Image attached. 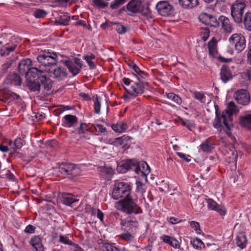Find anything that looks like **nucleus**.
<instances>
[{"instance_id":"obj_21","label":"nucleus","mask_w":251,"mask_h":251,"mask_svg":"<svg viewBox=\"0 0 251 251\" xmlns=\"http://www.w3.org/2000/svg\"><path fill=\"white\" fill-rule=\"evenodd\" d=\"M236 244L241 249L246 248L247 244V237L245 232L242 231L238 233L236 238Z\"/></svg>"},{"instance_id":"obj_29","label":"nucleus","mask_w":251,"mask_h":251,"mask_svg":"<svg viewBox=\"0 0 251 251\" xmlns=\"http://www.w3.org/2000/svg\"><path fill=\"white\" fill-rule=\"evenodd\" d=\"M130 68H131L135 73L137 78L138 77L144 78V76L147 75V74L144 71H142L136 64H128Z\"/></svg>"},{"instance_id":"obj_15","label":"nucleus","mask_w":251,"mask_h":251,"mask_svg":"<svg viewBox=\"0 0 251 251\" xmlns=\"http://www.w3.org/2000/svg\"><path fill=\"white\" fill-rule=\"evenodd\" d=\"M142 0H133L127 5V13L131 15L133 14L139 12L142 9Z\"/></svg>"},{"instance_id":"obj_33","label":"nucleus","mask_w":251,"mask_h":251,"mask_svg":"<svg viewBox=\"0 0 251 251\" xmlns=\"http://www.w3.org/2000/svg\"><path fill=\"white\" fill-rule=\"evenodd\" d=\"M9 145H13V147H11L13 150V151H15L16 150L20 149L23 145L22 140L20 138H17L15 140L14 142L10 141L9 142Z\"/></svg>"},{"instance_id":"obj_56","label":"nucleus","mask_w":251,"mask_h":251,"mask_svg":"<svg viewBox=\"0 0 251 251\" xmlns=\"http://www.w3.org/2000/svg\"><path fill=\"white\" fill-rule=\"evenodd\" d=\"M209 36V31L207 29H203L201 33V38L204 41H206Z\"/></svg>"},{"instance_id":"obj_43","label":"nucleus","mask_w":251,"mask_h":251,"mask_svg":"<svg viewBox=\"0 0 251 251\" xmlns=\"http://www.w3.org/2000/svg\"><path fill=\"white\" fill-rule=\"evenodd\" d=\"M29 65L28 64H19L18 65V69L20 73L21 74H24L26 73V72H28V70L30 69L31 68H29Z\"/></svg>"},{"instance_id":"obj_44","label":"nucleus","mask_w":251,"mask_h":251,"mask_svg":"<svg viewBox=\"0 0 251 251\" xmlns=\"http://www.w3.org/2000/svg\"><path fill=\"white\" fill-rule=\"evenodd\" d=\"M114 24L116 25V30L118 33L122 34L127 31V28L123 25L119 23H114Z\"/></svg>"},{"instance_id":"obj_53","label":"nucleus","mask_w":251,"mask_h":251,"mask_svg":"<svg viewBox=\"0 0 251 251\" xmlns=\"http://www.w3.org/2000/svg\"><path fill=\"white\" fill-rule=\"evenodd\" d=\"M181 125L184 126H186L189 130H191L192 128L194 127V123L190 120H187L185 121H182Z\"/></svg>"},{"instance_id":"obj_3","label":"nucleus","mask_w":251,"mask_h":251,"mask_svg":"<svg viewBox=\"0 0 251 251\" xmlns=\"http://www.w3.org/2000/svg\"><path fill=\"white\" fill-rule=\"evenodd\" d=\"M116 206L117 209L126 214L142 213V209L133 201L132 197L121 200L116 203Z\"/></svg>"},{"instance_id":"obj_17","label":"nucleus","mask_w":251,"mask_h":251,"mask_svg":"<svg viewBox=\"0 0 251 251\" xmlns=\"http://www.w3.org/2000/svg\"><path fill=\"white\" fill-rule=\"evenodd\" d=\"M206 201L209 209L216 211L221 215H226V210L223 205L218 204L216 201L211 199H207Z\"/></svg>"},{"instance_id":"obj_58","label":"nucleus","mask_w":251,"mask_h":251,"mask_svg":"<svg viewBox=\"0 0 251 251\" xmlns=\"http://www.w3.org/2000/svg\"><path fill=\"white\" fill-rule=\"evenodd\" d=\"M238 157L237 151H234L231 152V156H229V161L230 162H236Z\"/></svg>"},{"instance_id":"obj_45","label":"nucleus","mask_w":251,"mask_h":251,"mask_svg":"<svg viewBox=\"0 0 251 251\" xmlns=\"http://www.w3.org/2000/svg\"><path fill=\"white\" fill-rule=\"evenodd\" d=\"M70 21V17L68 16L64 15L61 17L57 23L60 25H66L69 24Z\"/></svg>"},{"instance_id":"obj_25","label":"nucleus","mask_w":251,"mask_h":251,"mask_svg":"<svg viewBox=\"0 0 251 251\" xmlns=\"http://www.w3.org/2000/svg\"><path fill=\"white\" fill-rule=\"evenodd\" d=\"M77 118L72 115H67L64 117L63 125L65 127H70L77 122Z\"/></svg>"},{"instance_id":"obj_26","label":"nucleus","mask_w":251,"mask_h":251,"mask_svg":"<svg viewBox=\"0 0 251 251\" xmlns=\"http://www.w3.org/2000/svg\"><path fill=\"white\" fill-rule=\"evenodd\" d=\"M31 245L35 248L36 251H43V246L41 239L38 236L33 237L30 241Z\"/></svg>"},{"instance_id":"obj_62","label":"nucleus","mask_w":251,"mask_h":251,"mask_svg":"<svg viewBox=\"0 0 251 251\" xmlns=\"http://www.w3.org/2000/svg\"><path fill=\"white\" fill-rule=\"evenodd\" d=\"M98 129L101 132H104L106 131V128L104 127L102 125L99 124L97 126Z\"/></svg>"},{"instance_id":"obj_46","label":"nucleus","mask_w":251,"mask_h":251,"mask_svg":"<svg viewBox=\"0 0 251 251\" xmlns=\"http://www.w3.org/2000/svg\"><path fill=\"white\" fill-rule=\"evenodd\" d=\"M122 239L126 241H131L134 239L133 235L130 232H126L121 235Z\"/></svg>"},{"instance_id":"obj_37","label":"nucleus","mask_w":251,"mask_h":251,"mask_svg":"<svg viewBox=\"0 0 251 251\" xmlns=\"http://www.w3.org/2000/svg\"><path fill=\"white\" fill-rule=\"evenodd\" d=\"M76 133L81 135V137H86L85 133L88 132L87 126L85 123H81L80 126L76 130Z\"/></svg>"},{"instance_id":"obj_23","label":"nucleus","mask_w":251,"mask_h":251,"mask_svg":"<svg viewBox=\"0 0 251 251\" xmlns=\"http://www.w3.org/2000/svg\"><path fill=\"white\" fill-rule=\"evenodd\" d=\"M221 78L224 82H226L232 78V74L226 65H224L221 68Z\"/></svg>"},{"instance_id":"obj_14","label":"nucleus","mask_w":251,"mask_h":251,"mask_svg":"<svg viewBox=\"0 0 251 251\" xmlns=\"http://www.w3.org/2000/svg\"><path fill=\"white\" fill-rule=\"evenodd\" d=\"M234 97L238 103L242 105H247L250 101L249 93L245 89L237 91L235 93Z\"/></svg>"},{"instance_id":"obj_6","label":"nucleus","mask_w":251,"mask_h":251,"mask_svg":"<svg viewBox=\"0 0 251 251\" xmlns=\"http://www.w3.org/2000/svg\"><path fill=\"white\" fill-rule=\"evenodd\" d=\"M246 3L244 1L237 0L231 6V15L234 21L238 24L242 21L244 10Z\"/></svg>"},{"instance_id":"obj_41","label":"nucleus","mask_w":251,"mask_h":251,"mask_svg":"<svg viewBox=\"0 0 251 251\" xmlns=\"http://www.w3.org/2000/svg\"><path fill=\"white\" fill-rule=\"evenodd\" d=\"M1 175L0 177L1 178H6L10 180H14V176L9 170H3L1 172Z\"/></svg>"},{"instance_id":"obj_18","label":"nucleus","mask_w":251,"mask_h":251,"mask_svg":"<svg viewBox=\"0 0 251 251\" xmlns=\"http://www.w3.org/2000/svg\"><path fill=\"white\" fill-rule=\"evenodd\" d=\"M219 22L221 24L222 28L225 32L230 33L232 32L233 28L228 18L221 16L219 18Z\"/></svg>"},{"instance_id":"obj_35","label":"nucleus","mask_w":251,"mask_h":251,"mask_svg":"<svg viewBox=\"0 0 251 251\" xmlns=\"http://www.w3.org/2000/svg\"><path fill=\"white\" fill-rule=\"evenodd\" d=\"M99 171L102 176H107L110 177L113 174V170L111 168L106 167H100L99 168Z\"/></svg>"},{"instance_id":"obj_1","label":"nucleus","mask_w":251,"mask_h":251,"mask_svg":"<svg viewBox=\"0 0 251 251\" xmlns=\"http://www.w3.org/2000/svg\"><path fill=\"white\" fill-rule=\"evenodd\" d=\"M50 69H40L32 67L26 73V85L32 92L39 93L41 85L44 86L45 90H50L52 86V80L45 74L51 73Z\"/></svg>"},{"instance_id":"obj_34","label":"nucleus","mask_w":251,"mask_h":251,"mask_svg":"<svg viewBox=\"0 0 251 251\" xmlns=\"http://www.w3.org/2000/svg\"><path fill=\"white\" fill-rule=\"evenodd\" d=\"M193 247L196 249L201 250L205 248L204 244L199 238H196L191 241Z\"/></svg>"},{"instance_id":"obj_24","label":"nucleus","mask_w":251,"mask_h":251,"mask_svg":"<svg viewBox=\"0 0 251 251\" xmlns=\"http://www.w3.org/2000/svg\"><path fill=\"white\" fill-rule=\"evenodd\" d=\"M54 77L59 80L65 79L67 76L66 69L62 67H58L53 70Z\"/></svg>"},{"instance_id":"obj_4","label":"nucleus","mask_w":251,"mask_h":251,"mask_svg":"<svg viewBox=\"0 0 251 251\" xmlns=\"http://www.w3.org/2000/svg\"><path fill=\"white\" fill-rule=\"evenodd\" d=\"M132 187L129 183L116 182L112 191V198L115 200L124 199L131 197Z\"/></svg>"},{"instance_id":"obj_48","label":"nucleus","mask_w":251,"mask_h":251,"mask_svg":"<svg viewBox=\"0 0 251 251\" xmlns=\"http://www.w3.org/2000/svg\"><path fill=\"white\" fill-rule=\"evenodd\" d=\"M193 96L196 99L200 100L201 102H205V96L202 93L196 92L193 94Z\"/></svg>"},{"instance_id":"obj_55","label":"nucleus","mask_w":251,"mask_h":251,"mask_svg":"<svg viewBox=\"0 0 251 251\" xmlns=\"http://www.w3.org/2000/svg\"><path fill=\"white\" fill-rule=\"evenodd\" d=\"M190 226H191L192 228H194L195 230L197 233H201V229L200 228V225L198 222L195 221H192L190 223Z\"/></svg>"},{"instance_id":"obj_10","label":"nucleus","mask_w":251,"mask_h":251,"mask_svg":"<svg viewBox=\"0 0 251 251\" xmlns=\"http://www.w3.org/2000/svg\"><path fill=\"white\" fill-rule=\"evenodd\" d=\"M144 78L138 77L137 81L134 82L131 86V90L128 91V93L134 97L143 94L144 92Z\"/></svg>"},{"instance_id":"obj_22","label":"nucleus","mask_w":251,"mask_h":251,"mask_svg":"<svg viewBox=\"0 0 251 251\" xmlns=\"http://www.w3.org/2000/svg\"><path fill=\"white\" fill-rule=\"evenodd\" d=\"M178 3L184 9H191L197 6L199 2L198 0H178Z\"/></svg>"},{"instance_id":"obj_59","label":"nucleus","mask_w":251,"mask_h":251,"mask_svg":"<svg viewBox=\"0 0 251 251\" xmlns=\"http://www.w3.org/2000/svg\"><path fill=\"white\" fill-rule=\"evenodd\" d=\"M177 155L180 157L181 158H182L183 160H185L187 162H189L191 161V159L189 158L190 157L188 155H186L185 154H184L181 152H177Z\"/></svg>"},{"instance_id":"obj_12","label":"nucleus","mask_w":251,"mask_h":251,"mask_svg":"<svg viewBox=\"0 0 251 251\" xmlns=\"http://www.w3.org/2000/svg\"><path fill=\"white\" fill-rule=\"evenodd\" d=\"M121 226L123 228L133 232L138 227L139 224L135 217H128L121 221Z\"/></svg>"},{"instance_id":"obj_63","label":"nucleus","mask_w":251,"mask_h":251,"mask_svg":"<svg viewBox=\"0 0 251 251\" xmlns=\"http://www.w3.org/2000/svg\"><path fill=\"white\" fill-rule=\"evenodd\" d=\"M247 58L248 61L251 63V46L249 47V50L247 52Z\"/></svg>"},{"instance_id":"obj_38","label":"nucleus","mask_w":251,"mask_h":251,"mask_svg":"<svg viewBox=\"0 0 251 251\" xmlns=\"http://www.w3.org/2000/svg\"><path fill=\"white\" fill-rule=\"evenodd\" d=\"M167 98L176 103L177 104H180L182 102L181 98L177 95H176L174 93H169L167 94Z\"/></svg>"},{"instance_id":"obj_20","label":"nucleus","mask_w":251,"mask_h":251,"mask_svg":"<svg viewBox=\"0 0 251 251\" xmlns=\"http://www.w3.org/2000/svg\"><path fill=\"white\" fill-rule=\"evenodd\" d=\"M61 202L68 206H70L72 203L77 202L78 200L74 198V196L71 193H63L60 198Z\"/></svg>"},{"instance_id":"obj_36","label":"nucleus","mask_w":251,"mask_h":251,"mask_svg":"<svg viewBox=\"0 0 251 251\" xmlns=\"http://www.w3.org/2000/svg\"><path fill=\"white\" fill-rule=\"evenodd\" d=\"M9 79L15 85L20 86L22 84V79L17 74H12L9 75Z\"/></svg>"},{"instance_id":"obj_30","label":"nucleus","mask_w":251,"mask_h":251,"mask_svg":"<svg viewBox=\"0 0 251 251\" xmlns=\"http://www.w3.org/2000/svg\"><path fill=\"white\" fill-rule=\"evenodd\" d=\"M128 127L127 124L123 122H119L116 124L113 125L112 129L117 132L121 133L124 132Z\"/></svg>"},{"instance_id":"obj_16","label":"nucleus","mask_w":251,"mask_h":251,"mask_svg":"<svg viewBox=\"0 0 251 251\" xmlns=\"http://www.w3.org/2000/svg\"><path fill=\"white\" fill-rule=\"evenodd\" d=\"M199 19L205 25L210 26H216L218 25L216 18L212 15L206 13H201L199 15Z\"/></svg>"},{"instance_id":"obj_2","label":"nucleus","mask_w":251,"mask_h":251,"mask_svg":"<svg viewBox=\"0 0 251 251\" xmlns=\"http://www.w3.org/2000/svg\"><path fill=\"white\" fill-rule=\"evenodd\" d=\"M237 108L235 103L232 102H229L225 109L220 116L218 112H216V118L213 123V126L215 128H223L226 133L230 137L232 135L230 131L231 128L232 127L231 124V116L234 113L237 112Z\"/></svg>"},{"instance_id":"obj_28","label":"nucleus","mask_w":251,"mask_h":251,"mask_svg":"<svg viewBox=\"0 0 251 251\" xmlns=\"http://www.w3.org/2000/svg\"><path fill=\"white\" fill-rule=\"evenodd\" d=\"M240 124L244 127L251 129V114H248L240 118Z\"/></svg>"},{"instance_id":"obj_60","label":"nucleus","mask_w":251,"mask_h":251,"mask_svg":"<svg viewBox=\"0 0 251 251\" xmlns=\"http://www.w3.org/2000/svg\"><path fill=\"white\" fill-rule=\"evenodd\" d=\"M35 227L31 225H28L25 228V231L28 233H33L35 232Z\"/></svg>"},{"instance_id":"obj_49","label":"nucleus","mask_w":251,"mask_h":251,"mask_svg":"<svg viewBox=\"0 0 251 251\" xmlns=\"http://www.w3.org/2000/svg\"><path fill=\"white\" fill-rule=\"evenodd\" d=\"M33 15L37 18H43L46 16L47 12L44 10L38 9L34 12Z\"/></svg>"},{"instance_id":"obj_7","label":"nucleus","mask_w":251,"mask_h":251,"mask_svg":"<svg viewBox=\"0 0 251 251\" xmlns=\"http://www.w3.org/2000/svg\"><path fill=\"white\" fill-rule=\"evenodd\" d=\"M228 42L238 52H241L246 48L245 37L241 33L233 34L229 38Z\"/></svg>"},{"instance_id":"obj_42","label":"nucleus","mask_w":251,"mask_h":251,"mask_svg":"<svg viewBox=\"0 0 251 251\" xmlns=\"http://www.w3.org/2000/svg\"><path fill=\"white\" fill-rule=\"evenodd\" d=\"M209 139L205 140L200 146L201 149L204 152L210 151L212 147L209 145Z\"/></svg>"},{"instance_id":"obj_57","label":"nucleus","mask_w":251,"mask_h":251,"mask_svg":"<svg viewBox=\"0 0 251 251\" xmlns=\"http://www.w3.org/2000/svg\"><path fill=\"white\" fill-rule=\"evenodd\" d=\"M112 144L116 146H121L125 145V142L122 137L117 138L112 142Z\"/></svg>"},{"instance_id":"obj_5","label":"nucleus","mask_w":251,"mask_h":251,"mask_svg":"<svg viewBox=\"0 0 251 251\" xmlns=\"http://www.w3.org/2000/svg\"><path fill=\"white\" fill-rule=\"evenodd\" d=\"M59 171L61 174L69 178L76 177L81 173V170L78 165L72 163L62 164L59 167Z\"/></svg>"},{"instance_id":"obj_40","label":"nucleus","mask_w":251,"mask_h":251,"mask_svg":"<svg viewBox=\"0 0 251 251\" xmlns=\"http://www.w3.org/2000/svg\"><path fill=\"white\" fill-rule=\"evenodd\" d=\"M93 100L94 103V112L96 114L100 113V103L97 95L93 97Z\"/></svg>"},{"instance_id":"obj_27","label":"nucleus","mask_w":251,"mask_h":251,"mask_svg":"<svg viewBox=\"0 0 251 251\" xmlns=\"http://www.w3.org/2000/svg\"><path fill=\"white\" fill-rule=\"evenodd\" d=\"M161 238L164 243L169 244L174 248L177 249L180 247L178 241L174 238L170 237L167 235H163L161 236Z\"/></svg>"},{"instance_id":"obj_9","label":"nucleus","mask_w":251,"mask_h":251,"mask_svg":"<svg viewBox=\"0 0 251 251\" xmlns=\"http://www.w3.org/2000/svg\"><path fill=\"white\" fill-rule=\"evenodd\" d=\"M209 55L213 58L216 59L217 61L221 62H232V58H227L222 57L218 54L217 51V41L214 38L209 42L208 44Z\"/></svg>"},{"instance_id":"obj_50","label":"nucleus","mask_w":251,"mask_h":251,"mask_svg":"<svg viewBox=\"0 0 251 251\" xmlns=\"http://www.w3.org/2000/svg\"><path fill=\"white\" fill-rule=\"evenodd\" d=\"M94 4L100 7H105L107 6V2L106 0H93Z\"/></svg>"},{"instance_id":"obj_47","label":"nucleus","mask_w":251,"mask_h":251,"mask_svg":"<svg viewBox=\"0 0 251 251\" xmlns=\"http://www.w3.org/2000/svg\"><path fill=\"white\" fill-rule=\"evenodd\" d=\"M127 0H114L111 4V7L112 9H116L119 6L124 4Z\"/></svg>"},{"instance_id":"obj_32","label":"nucleus","mask_w":251,"mask_h":251,"mask_svg":"<svg viewBox=\"0 0 251 251\" xmlns=\"http://www.w3.org/2000/svg\"><path fill=\"white\" fill-rule=\"evenodd\" d=\"M244 24L246 29L251 31V12H247L244 17Z\"/></svg>"},{"instance_id":"obj_19","label":"nucleus","mask_w":251,"mask_h":251,"mask_svg":"<svg viewBox=\"0 0 251 251\" xmlns=\"http://www.w3.org/2000/svg\"><path fill=\"white\" fill-rule=\"evenodd\" d=\"M17 45L14 43H7L0 49V55L1 56H8L11 52L15 50Z\"/></svg>"},{"instance_id":"obj_8","label":"nucleus","mask_w":251,"mask_h":251,"mask_svg":"<svg viewBox=\"0 0 251 251\" xmlns=\"http://www.w3.org/2000/svg\"><path fill=\"white\" fill-rule=\"evenodd\" d=\"M129 170L138 174L140 171L139 162L135 159L127 160L117 166V171L121 173H125Z\"/></svg>"},{"instance_id":"obj_31","label":"nucleus","mask_w":251,"mask_h":251,"mask_svg":"<svg viewBox=\"0 0 251 251\" xmlns=\"http://www.w3.org/2000/svg\"><path fill=\"white\" fill-rule=\"evenodd\" d=\"M69 71L74 75H77L82 67L81 64H66Z\"/></svg>"},{"instance_id":"obj_51","label":"nucleus","mask_w":251,"mask_h":251,"mask_svg":"<svg viewBox=\"0 0 251 251\" xmlns=\"http://www.w3.org/2000/svg\"><path fill=\"white\" fill-rule=\"evenodd\" d=\"M92 211L93 214H97V218L99 219L101 222L103 221L104 214L102 211H101L99 209L94 208L92 209Z\"/></svg>"},{"instance_id":"obj_39","label":"nucleus","mask_w":251,"mask_h":251,"mask_svg":"<svg viewBox=\"0 0 251 251\" xmlns=\"http://www.w3.org/2000/svg\"><path fill=\"white\" fill-rule=\"evenodd\" d=\"M136 191L138 193L143 195L146 192V187L145 184L142 182L141 181L137 180L136 182Z\"/></svg>"},{"instance_id":"obj_13","label":"nucleus","mask_w":251,"mask_h":251,"mask_svg":"<svg viewBox=\"0 0 251 251\" xmlns=\"http://www.w3.org/2000/svg\"><path fill=\"white\" fill-rule=\"evenodd\" d=\"M158 13L162 16H168L172 13V7L166 1H160L156 5Z\"/></svg>"},{"instance_id":"obj_11","label":"nucleus","mask_w":251,"mask_h":251,"mask_svg":"<svg viewBox=\"0 0 251 251\" xmlns=\"http://www.w3.org/2000/svg\"><path fill=\"white\" fill-rule=\"evenodd\" d=\"M61 57L59 53H56L51 51L45 50L41 54L37 56V60L39 63H43L44 61H56Z\"/></svg>"},{"instance_id":"obj_54","label":"nucleus","mask_w":251,"mask_h":251,"mask_svg":"<svg viewBox=\"0 0 251 251\" xmlns=\"http://www.w3.org/2000/svg\"><path fill=\"white\" fill-rule=\"evenodd\" d=\"M59 241L64 244L69 245H72V242L68 239V237L63 235H60Z\"/></svg>"},{"instance_id":"obj_52","label":"nucleus","mask_w":251,"mask_h":251,"mask_svg":"<svg viewBox=\"0 0 251 251\" xmlns=\"http://www.w3.org/2000/svg\"><path fill=\"white\" fill-rule=\"evenodd\" d=\"M104 248L105 251H121L118 248L114 246L109 244H105L104 245Z\"/></svg>"},{"instance_id":"obj_61","label":"nucleus","mask_w":251,"mask_h":251,"mask_svg":"<svg viewBox=\"0 0 251 251\" xmlns=\"http://www.w3.org/2000/svg\"><path fill=\"white\" fill-rule=\"evenodd\" d=\"M95 57V56L91 53L88 54L83 56V58L86 60L87 63H92L91 61L94 59Z\"/></svg>"},{"instance_id":"obj_64","label":"nucleus","mask_w":251,"mask_h":251,"mask_svg":"<svg viewBox=\"0 0 251 251\" xmlns=\"http://www.w3.org/2000/svg\"><path fill=\"white\" fill-rule=\"evenodd\" d=\"M246 75L248 79L251 80V67L247 70Z\"/></svg>"}]
</instances>
